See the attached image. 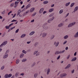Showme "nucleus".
Masks as SVG:
<instances>
[{"instance_id": "f257e3e1", "label": "nucleus", "mask_w": 78, "mask_h": 78, "mask_svg": "<svg viewBox=\"0 0 78 78\" xmlns=\"http://www.w3.org/2000/svg\"><path fill=\"white\" fill-rule=\"evenodd\" d=\"M7 43H8L7 41H5L0 46V48H1L2 47L3 45H6Z\"/></svg>"}, {"instance_id": "f03ea898", "label": "nucleus", "mask_w": 78, "mask_h": 78, "mask_svg": "<svg viewBox=\"0 0 78 78\" xmlns=\"http://www.w3.org/2000/svg\"><path fill=\"white\" fill-rule=\"evenodd\" d=\"M74 24H75V22H74L73 23H70L69 25H68V27H72V26H73V25H74Z\"/></svg>"}, {"instance_id": "7ed1b4c3", "label": "nucleus", "mask_w": 78, "mask_h": 78, "mask_svg": "<svg viewBox=\"0 0 78 78\" xmlns=\"http://www.w3.org/2000/svg\"><path fill=\"white\" fill-rule=\"evenodd\" d=\"M54 19H55V17H53L52 18H50L48 21V23H50V22H51V20H53Z\"/></svg>"}, {"instance_id": "20e7f679", "label": "nucleus", "mask_w": 78, "mask_h": 78, "mask_svg": "<svg viewBox=\"0 0 78 78\" xmlns=\"http://www.w3.org/2000/svg\"><path fill=\"white\" fill-rule=\"evenodd\" d=\"M66 75H67V74L66 73L62 74L60 75V76H62V77L63 76H66Z\"/></svg>"}, {"instance_id": "39448f33", "label": "nucleus", "mask_w": 78, "mask_h": 78, "mask_svg": "<svg viewBox=\"0 0 78 78\" xmlns=\"http://www.w3.org/2000/svg\"><path fill=\"white\" fill-rule=\"evenodd\" d=\"M8 54H5V55H4L3 58L4 59H5V58H6L8 57Z\"/></svg>"}, {"instance_id": "423d86ee", "label": "nucleus", "mask_w": 78, "mask_h": 78, "mask_svg": "<svg viewBox=\"0 0 78 78\" xmlns=\"http://www.w3.org/2000/svg\"><path fill=\"white\" fill-rule=\"evenodd\" d=\"M28 12H29L28 11H27L24 12L23 14V16H26V15H27V14H28Z\"/></svg>"}, {"instance_id": "0eeeda50", "label": "nucleus", "mask_w": 78, "mask_h": 78, "mask_svg": "<svg viewBox=\"0 0 78 78\" xmlns=\"http://www.w3.org/2000/svg\"><path fill=\"white\" fill-rule=\"evenodd\" d=\"M35 33V32L34 31H33L29 35H30V36L33 35V34H34Z\"/></svg>"}, {"instance_id": "6e6552de", "label": "nucleus", "mask_w": 78, "mask_h": 78, "mask_svg": "<svg viewBox=\"0 0 78 78\" xmlns=\"http://www.w3.org/2000/svg\"><path fill=\"white\" fill-rule=\"evenodd\" d=\"M31 6V5L28 4L27 5L26 7V9H28L29 8H30Z\"/></svg>"}, {"instance_id": "1a4fd4ad", "label": "nucleus", "mask_w": 78, "mask_h": 78, "mask_svg": "<svg viewBox=\"0 0 78 78\" xmlns=\"http://www.w3.org/2000/svg\"><path fill=\"white\" fill-rule=\"evenodd\" d=\"M50 69L48 68V71H47V75H48V74H49V73L50 72Z\"/></svg>"}, {"instance_id": "9d476101", "label": "nucleus", "mask_w": 78, "mask_h": 78, "mask_svg": "<svg viewBox=\"0 0 78 78\" xmlns=\"http://www.w3.org/2000/svg\"><path fill=\"white\" fill-rule=\"evenodd\" d=\"M70 67V64H69L68 66L65 68V69H68V68H69Z\"/></svg>"}, {"instance_id": "9b49d317", "label": "nucleus", "mask_w": 78, "mask_h": 78, "mask_svg": "<svg viewBox=\"0 0 78 78\" xmlns=\"http://www.w3.org/2000/svg\"><path fill=\"white\" fill-rule=\"evenodd\" d=\"M48 3V2L47 1H45L43 2V4L45 5V4H47Z\"/></svg>"}, {"instance_id": "f8f14e48", "label": "nucleus", "mask_w": 78, "mask_h": 78, "mask_svg": "<svg viewBox=\"0 0 78 78\" xmlns=\"http://www.w3.org/2000/svg\"><path fill=\"white\" fill-rule=\"evenodd\" d=\"M23 56H24V54H22L20 55V58H22L23 57Z\"/></svg>"}, {"instance_id": "ddd939ff", "label": "nucleus", "mask_w": 78, "mask_h": 78, "mask_svg": "<svg viewBox=\"0 0 78 78\" xmlns=\"http://www.w3.org/2000/svg\"><path fill=\"white\" fill-rule=\"evenodd\" d=\"M76 59V58L74 57L72 59V61H75Z\"/></svg>"}, {"instance_id": "4468645a", "label": "nucleus", "mask_w": 78, "mask_h": 78, "mask_svg": "<svg viewBox=\"0 0 78 78\" xmlns=\"http://www.w3.org/2000/svg\"><path fill=\"white\" fill-rule=\"evenodd\" d=\"M70 2L67 3L65 5L66 6H69V5H70Z\"/></svg>"}, {"instance_id": "2eb2a0df", "label": "nucleus", "mask_w": 78, "mask_h": 78, "mask_svg": "<svg viewBox=\"0 0 78 78\" xmlns=\"http://www.w3.org/2000/svg\"><path fill=\"white\" fill-rule=\"evenodd\" d=\"M78 37V32L76 33V34L75 36V37Z\"/></svg>"}, {"instance_id": "dca6fc26", "label": "nucleus", "mask_w": 78, "mask_h": 78, "mask_svg": "<svg viewBox=\"0 0 78 78\" xmlns=\"http://www.w3.org/2000/svg\"><path fill=\"white\" fill-rule=\"evenodd\" d=\"M21 12V10H19L18 11L17 16H18L19 14Z\"/></svg>"}, {"instance_id": "f3484780", "label": "nucleus", "mask_w": 78, "mask_h": 78, "mask_svg": "<svg viewBox=\"0 0 78 78\" xmlns=\"http://www.w3.org/2000/svg\"><path fill=\"white\" fill-rule=\"evenodd\" d=\"M5 78H8V74H6L5 75Z\"/></svg>"}, {"instance_id": "a211bd4d", "label": "nucleus", "mask_w": 78, "mask_h": 78, "mask_svg": "<svg viewBox=\"0 0 78 78\" xmlns=\"http://www.w3.org/2000/svg\"><path fill=\"white\" fill-rule=\"evenodd\" d=\"M25 36V34H23L21 35V38H22V37H24Z\"/></svg>"}, {"instance_id": "6ab92c4d", "label": "nucleus", "mask_w": 78, "mask_h": 78, "mask_svg": "<svg viewBox=\"0 0 78 78\" xmlns=\"http://www.w3.org/2000/svg\"><path fill=\"white\" fill-rule=\"evenodd\" d=\"M36 12H34V14H33L32 15V17H34V16H35V15H36Z\"/></svg>"}, {"instance_id": "aec40b11", "label": "nucleus", "mask_w": 78, "mask_h": 78, "mask_svg": "<svg viewBox=\"0 0 78 78\" xmlns=\"http://www.w3.org/2000/svg\"><path fill=\"white\" fill-rule=\"evenodd\" d=\"M68 37H69L68 35H66L64 37V39H67V38H68Z\"/></svg>"}, {"instance_id": "412c9836", "label": "nucleus", "mask_w": 78, "mask_h": 78, "mask_svg": "<svg viewBox=\"0 0 78 78\" xmlns=\"http://www.w3.org/2000/svg\"><path fill=\"white\" fill-rule=\"evenodd\" d=\"M60 52V51H58L56 52L55 54L56 55H58V54H59V53Z\"/></svg>"}, {"instance_id": "4be33fe9", "label": "nucleus", "mask_w": 78, "mask_h": 78, "mask_svg": "<svg viewBox=\"0 0 78 78\" xmlns=\"http://www.w3.org/2000/svg\"><path fill=\"white\" fill-rule=\"evenodd\" d=\"M64 52H65V50H63L62 51H60L59 54L60 53H64Z\"/></svg>"}, {"instance_id": "5701e85b", "label": "nucleus", "mask_w": 78, "mask_h": 78, "mask_svg": "<svg viewBox=\"0 0 78 78\" xmlns=\"http://www.w3.org/2000/svg\"><path fill=\"white\" fill-rule=\"evenodd\" d=\"M63 25V23H61L60 24L58 25V27H62V26Z\"/></svg>"}, {"instance_id": "b1692460", "label": "nucleus", "mask_w": 78, "mask_h": 78, "mask_svg": "<svg viewBox=\"0 0 78 78\" xmlns=\"http://www.w3.org/2000/svg\"><path fill=\"white\" fill-rule=\"evenodd\" d=\"M19 59H17L16 61V64H18V63H19Z\"/></svg>"}, {"instance_id": "393cba45", "label": "nucleus", "mask_w": 78, "mask_h": 78, "mask_svg": "<svg viewBox=\"0 0 78 78\" xmlns=\"http://www.w3.org/2000/svg\"><path fill=\"white\" fill-rule=\"evenodd\" d=\"M63 12V10H60L59 11V14H61L62 13V12Z\"/></svg>"}, {"instance_id": "a878e982", "label": "nucleus", "mask_w": 78, "mask_h": 78, "mask_svg": "<svg viewBox=\"0 0 78 78\" xmlns=\"http://www.w3.org/2000/svg\"><path fill=\"white\" fill-rule=\"evenodd\" d=\"M23 53H24L25 54H26V53H27V52L26 51H25V50H23Z\"/></svg>"}, {"instance_id": "bb28decb", "label": "nucleus", "mask_w": 78, "mask_h": 78, "mask_svg": "<svg viewBox=\"0 0 78 78\" xmlns=\"http://www.w3.org/2000/svg\"><path fill=\"white\" fill-rule=\"evenodd\" d=\"M46 35H47V34L44 33L43 34V37H45V36H46Z\"/></svg>"}, {"instance_id": "cd10ccee", "label": "nucleus", "mask_w": 78, "mask_h": 78, "mask_svg": "<svg viewBox=\"0 0 78 78\" xmlns=\"http://www.w3.org/2000/svg\"><path fill=\"white\" fill-rule=\"evenodd\" d=\"M11 76H12V74H9V75H8V77L10 78V77H11Z\"/></svg>"}, {"instance_id": "c85d7f7f", "label": "nucleus", "mask_w": 78, "mask_h": 78, "mask_svg": "<svg viewBox=\"0 0 78 78\" xmlns=\"http://www.w3.org/2000/svg\"><path fill=\"white\" fill-rule=\"evenodd\" d=\"M27 61V59H23V60H22V62H25Z\"/></svg>"}, {"instance_id": "c756f323", "label": "nucleus", "mask_w": 78, "mask_h": 78, "mask_svg": "<svg viewBox=\"0 0 78 78\" xmlns=\"http://www.w3.org/2000/svg\"><path fill=\"white\" fill-rule=\"evenodd\" d=\"M37 76V73H35V74H34V77H35V78H36V77Z\"/></svg>"}, {"instance_id": "7c9ffc66", "label": "nucleus", "mask_w": 78, "mask_h": 78, "mask_svg": "<svg viewBox=\"0 0 78 78\" xmlns=\"http://www.w3.org/2000/svg\"><path fill=\"white\" fill-rule=\"evenodd\" d=\"M16 21H17L16 20H13L11 21V22H16Z\"/></svg>"}, {"instance_id": "2f4dec72", "label": "nucleus", "mask_w": 78, "mask_h": 78, "mask_svg": "<svg viewBox=\"0 0 78 78\" xmlns=\"http://www.w3.org/2000/svg\"><path fill=\"white\" fill-rule=\"evenodd\" d=\"M58 44H59V42H57V43L56 44L55 46L57 47V46H58Z\"/></svg>"}, {"instance_id": "473e14b6", "label": "nucleus", "mask_w": 78, "mask_h": 78, "mask_svg": "<svg viewBox=\"0 0 78 78\" xmlns=\"http://www.w3.org/2000/svg\"><path fill=\"white\" fill-rule=\"evenodd\" d=\"M78 6H76V7L74 9V10H78Z\"/></svg>"}, {"instance_id": "72a5a7b5", "label": "nucleus", "mask_w": 78, "mask_h": 78, "mask_svg": "<svg viewBox=\"0 0 78 78\" xmlns=\"http://www.w3.org/2000/svg\"><path fill=\"white\" fill-rule=\"evenodd\" d=\"M5 28H6V29H9V26H6L5 27Z\"/></svg>"}, {"instance_id": "f704fd0d", "label": "nucleus", "mask_w": 78, "mask_h": 78, "mask_svg": "<svg viewBox=\"0 0 78 78\" xmlns=\"http://www.w3.org/2000/svg\"><path fill=\"white\" fill-rule=\"evenodd\" d=\"M75 4V3H72L71 4V7H72L73 5Z\"/></svg>"}, {"instance_id": "c9c22d12", "label": "nucleus", "mask_w": 78, "mask_h": 78, "mask_svg": "<svg viewBox=\"0 0 78 78\" xmlns=\"http://www.w3.org/2000/svg\"><path fill=\"white\" fill-rule=\"evenodd\" d=\"M5 11L4 10V11L2 12L1 14H5Z\"/></svg>"}, {"instance_id": "e433bc0d", "label": "nucleus", "mask_w": 78, "mask_h": 78, "mask_svg": "<svg viewBox=\"0 0 78 78\" xmlns=\"http://www.w3.org/2000/svg\"><path fill=\"white\" fill-rule=\"evenodd\" d=\"M15 28V27H11L10 28V30H12L14 29V28Z\"/></svg>"}, {"instance_id": "4c0bfd02", "label": "nucleus", "mask_w": 78, "mask_h": 78, "mask_svg": "<svg viewBox=\"0 0 78 78\" xmlns=\"http://www.w3.org/2000/svg\"><path fill=\"white\" fill-rule=\"evenodd\" d=\"M47 27H45V26H44V27H43V28L45 29V30H47Z\"/></svg>"}, {"instance_id": "58836bf2", "label": "nucleus", "mask_w": 78, "mask_h": 78, "mask_svg": "<svg viewBox=\"0 0 78 78\" xmlns=\"http://www.w3.org/2000/svg\"><path fill=\"white\" fill-rule=\"evenodd\" d=\"M43 12V10H40L39 13H42Z\"/></svg>"}, {"instance_id": "ea45409f", "label": "nucleus", "mask_w": 78, "mask_h": 78, "mask_svg": "<svg viewBox=\"0 0 78 78\" xmlns=\"http://www.w3.org/2000/svg\"><path fill=\"white\" fill-rule=\"evenodd\" d=\"M18 3H19V2L16 1L15 2V5H17Z\"/></svg>"}, {"instance_id": "a19ab883", "label": "nucleus", "mask_w": 78, "mask_h": 78, "mask_svg": "<svg viewBox=\"0 0 78 78\" xmlns=\"http://www.w3.org/2000/svg\"><path fill=\"white\" fill-rule=\"evenodd\" d=\"M13 5H14V3H12L11 4L10 6H11V7H12Z\"/></svg>"}, {"instance_id": "79ce46f5", "label": "nucleus", "mask_w": 78, "mask_h": 78, "mask_svg": "<svg viewBox=\"0 0 78 78\" xmlns=\"http://www.w3.org/2000/svg\"><path fill=\"white\" fill-rule=\"evenodd\" d=\"M54 14H53V13L51 14V15H49V17H51V16H53Z\"/></svg>"}, {"instance_id": "37998d69", "label": "nucleus", "mask_w": 78, "mask_h": 78, "mask_svg": "<svg viewBox=\"0 0 78 78\" xmlns=\"http://www.w3.org/2000/svg\"><path fill=\"white\" fill-rule=\"evenodd\" d=\"M54 37H55V36L54 35H52V36H51V39H52L54 38Z\"/></svg>"}, {"instance_id": "c03bdc74", "label": "nucleus", "mask_w": 78, "mask_h": 78, "mask_svg": "<svg viewBox=\"0 0 78 78\" xmlns=\"http://www.w3.org/2000/svg\"><path fill=\"white\" fill-rule=\"evenodd\" d=\"M19 29H17L16 31V33H18V32H19Z\"/></svg>"}, {"instance_id": "a18cd8bd", "label": "nucleus", "mask_w": 78, "mask_h": 78, "mask_svg": "<svg viewBox=\"0 0 78 78\" xmlns=\"http://www.w3.org/2000/svg\"><path fill=\"white\" fill-rule=\"evenodd\" d=\"M12 12V11H11L9 13H8V15H9V14H10V13H11Z\"/></svg>"}, {"instance_id": "49530a36", "label": "nucleus", "mask_w": 78, "mask_h": 78, "mask_svg": "<svg viewBox=\"0 0 78 78\" xmlns=\"http://www.w3.org/2000/svg\"><path fill=\"white\" fill-rule=\"evenodd\" d=\"M16 16V14H14V15H13L12 18H14V17H15V16Z\"/></svg>"}, {"instance_id": "de8ad7c7", "label": "nucleus", "mask_w": 78, "mask_h": 78, "mask_svg": "<svg viewBox=\"0 0 78 78\" xmlns=\"http://www.w3.org/2000/svg\"><path fill=\"white\" fill-rule=\"evenodd\" d=\"M69 57H70V55H69L68 56V57H67V59H68L69 58Z\"/></svg>"}, {"instance_id": "09e8293b", "label": "nucleus", "mask_w": 78, "mask_h": 78, "mask_svg": "<svg viewBox=\"0 0 78 78\" xmlns=\"http://www.w3.org/2000/svg\"><path fill=\"white\" fill-rule=\"evenodd\" d=\"M38 51H37L35 52L34 53V55H36V53H37Z\"/></svg>"}, {"instance_id": "8fccbe9b", "label": "nucleus", "mask_w": 78, "mask_h": 78, "mask_svg": "<svg viewBox=\"0 0 78 78\" xmlns=\"http://www.w3.org/2000/svg\"><path fill=\"white\" fill-rule=\"evenodd\" d=\"M4 66H2L1 68V70H3V69H4Z\"/></svg>"}, {"instance_id": "3c124183", "label": "nucleus", "mask_w": 78, "mask_h": 78, "mask_svg": "<svg viewBox=\"0 0 78 78\" xmlns=\"http://www.w3.org/2000/svg\"><path fill=\"white\" fill-rule=\"evenodd\" d=\"M30 10H34V8H31Z\"/></svg>"}, {"instance_id": "603ef678", "label": "nucleus", "mask_w": 78, "mask_h": 78, "mask_svg": "<svg viewBox=\"0 0 78 78\" xmlns=\"http://www.w3.org/2000/svg\"><path fill=\"white\" fill-rule=\"evenodd\" d=\"M9 51V50H7L6 52V53H8Z\"/></svg>"}, {"instance_id": "864d4df0", "label": "nucleus", "mask_w": 78, "mask_h": 78, "mask_svg": "<svg viewBox=\"0 0 78 78\" xmlns=\"http://www.w3.org/2000/svg\"><path fill=\"white\" fill-rule=\"evenodd\" d=\"M31 43V41H28L27 42V43L28 44H30Z\"/></svg>"}, {"instance_id": "5fc2aeb1", "label": "nucleus", "mask_w": 78, "mask_h": 78, "mask_svg": "<svg viewBox=\"0 0 78 78\" xmlns=\"http://www.w3.org/2000/svg\"><path fill=\"white\" fill-rule=\"evenodd\" d=\"M60 58V55H59L57 58V59H59Z\"/></svg>"}, {"instance_id": "6e6d98bb", "label": "nucleus", "mask_w": 78, "mask_h": 78, "mask_svg": "<svg viewBox=\"0 0 78 78\" xmlns=\"http://www.w3.org/2000/svg\"><path fill=\"white\" fill-rule=\"evenodd\" d=\"M24 7H25V5H23L21 8V9H23V8Z\"/></svg>"}, {"instance_id": "4d7b16f0", "label": "nucleus", "mask_w": 78, "mask_h": 78, "mask_svg": "<svg viewBox=\"0 0 78 78\" xmlns=\"http://www.w3.org/2000/svg\"><path fill=\"white\" fill-rule=\"evenodd\" d=\"M15 76H18V73H16V74Z\"/></svg>"}, {"instance_id": "13d9d810", "label": "nucleus", "mask_w": 78, "mask_h": 78, "mask_svg": "<svg viewBox=\"0 0 78 78\" xmlns=\"http://www.w3.org/2000/svg\"><path fill=\"white\" fill-rule=\"evenodd\" d=\"M53 10H49V12H52V11H53Z\"/></svg>"}, {"instance_id": "bf43d9fd", "label": "nucleus", "mask_w": 78, "mask_h": 78, "mask_svg": "<svg viewBox=\"0 0 78 78\" xmlns=\"http://www.w3.org/2000/svg\"><path fill=\"white\" fill-rule=\"evenodd\" d=\"M66 42H67V41H65L64 42L63 44H66Z\"/></svg>"}, {"instance_id": "052dcab7", "label": "nucleus", "mask_w": 78, "mask_h": 78, "mask_svg": "<svg viewBox=\"0 0 78 78\" xmlns=\"http://www.w3.org/2000/svg\"><path fill=\"white\" fill-rule=\"evenodd\" d=\"M34 21V20H31V22H33Z\"/></svg>"}, {"instance_id": "680f3d73", "label": "nucleus", "mask_w": 78, "mask_h": 78, "mask_svg": "<svg viewBox=\"0 0 78 78\" xmlns=\"http://www.w3.org/2000/svg\"><path fill=\"white\" fill-rule=\"evenodd\" d=\"M37 45V43H36L34 44L35 46H36V45Z\"/></svg>"}, {"instance_id": "e2e57ef3", "label": "nucleus", "mask_w": 78, "mask_h": 78, "mask_svg": "<svg viewBox=\"0 0 78 78\" xmlns=\"http://www.w3.org/2000/svg\"><path fill=\"white\" fill-rule=\"evenodd\" d=\"M39 55V53L38 52L36 54V56H38Z\"/></svg>"}, {"instance_id": "0e129e2a", "label": "nucleus", "mask_w": 78, "mask_h": 78, "mask_svg": "<svg viewBox=\"0 0 78 78\" xmlns=\"http://www.w3.org/2000/svg\"><path fill=\"white\" fill-rule=\"evenodd\" d=\"M74 55L75 56H76V52H75V53H74Z\"/></svg>"}, {"instance_id": "69168bd1", "label": "nucleus", "mask_w": 78, "mask_h": 78, "mask_svg": "<svg viewBox=\"0 0 78 78\" xmlns=\"http://www.w3.org/2000/svg\"><path fill=\"white\" fill-rule=\"evenodd\" d=\"M66 50L68 49V47H66L65 48Z\"/></svg>"}, {"instance_id": "338daca9", "label": "nucleus", "mask_w": 78, "mask_h": 78, "mask_svg": "<svg viewBox=\"0 0 78 78\" xmlns=\"http://www.w3.org/2000/svg\"><path fill=\"white\" fill-rule=\"evenodd\" d=\"M44 8H42L40 9V10H44Z\"/></svg>"}, {"instance_id": "774afa93", "label": "nucleus", "mask_w": 78, "mask_h": 78, "mask_svg": "<svg viewBox=\"0 0 78 78\" xmlns=\"http://www.w3.org/2000/svg\"><path fill=\"white\" fill-rule=\"evenodd\" d=\"M14 78V76H12L11 78Z\"/></svg>"}]
</instances>
